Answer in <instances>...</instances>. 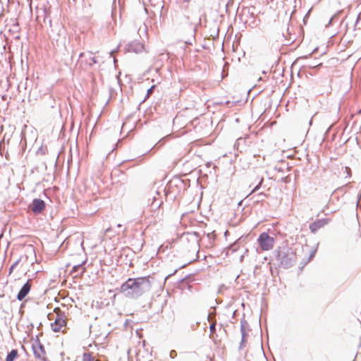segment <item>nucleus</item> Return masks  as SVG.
Listing matches in <instances>:
<instances>
[{"mask_svg": "<svg viewBox=\"0 0 361 361\" xmlns=\"http://www.w3.org/2000/svg\"><path fill=\"white\" fill-rule=\"evenodd\" d=\"M326 224V221L324 219H319L310 225V230L312 233H316L319 228L323 227Z\"/></svg>", "mask_w": 361, "mask_h": 361, "instance_id": "obj_10", "label": "nucleus"}, {"mask_svg": "<svg viewBox=\"0 0 361 361\" xmlns=\"http://www.w3.org/2000/svg\"><path fill=\"white\" fill-rule=\"evenodd\" d=\"M169 356L172 359L175 358L177 356V353H176V350H171V352L169 353Z\"/></svg>", "mask_w": 361, "mask_h": 361, "instance_id": "obj_20", "label": "nucleus"}, {"mask_svg": "<svg viewBox=\"0 0 361 361\" xmlns=\"http://www.w3.org/2000/svg\"><path fill=\"white\" fill-rule=\"evenodd\" d=\"M30 289H31V283H30V281L28 280L23 286V287L18 292V293L17 295V299L20 301L23 300L26 297V295L29 293Z\"/></svg>", "mask_w": 361, "mask_h": 361, "instance_id": "obj_8", "label": "nucleus"}, {"mask_svg": "<svg viewBox=\"0 0 361 361\" xmlns=\"http://www.w3.org/2000/svg\"><path fill=\"white\" fill-rule=\"evenodd\" d=\"M278 259L283 267L288 269L295 264L296 256L295 254L290 250H282L279 252Z\"/></svg>", "mask_w": 361, "mask_h": 361, "instance_id": "obj_3", "label": "nucleus"}, {"mask_svg": "<svg viewBox=\"0 0 361 361\" xmlns=\"http://www.w3.org/2000/svg\"><path fill=\"white\" fill-rule=\"evenodd\" d=\"M345 169H346L347 171H350V169H349L348 167H345Z\"/></svg>", "mask_w": 361, "mask_h": 361, "instance_id": "obj_28", "label": "nucleus"}, {"mask_svg": "<svg viewBox=\"0 0 361 361\" xmlns=\"http://www.w3.org/2000/svg\"><path fill=\"white\" fill-rule=\"evenodd\" d=\"M85 56H86V54H84V53H81V54H80V59H81V60H82V59H83L84 57H85Z\"/></svg>", "mask_w": 361, "mask_h": 361, "instance_id": "obj_25", "label": "nucleus"}, {"mask_svg": "<svg viewBox=\"0 0 361 361\" xmlns=\"http://www.w3.org/2000/svg\"><path fill=\"white\" fill-rule=\"evenodd\" d=\"M149 202H150V206L152 211H155L158 209L161 205L162 204L163 202L157 197L154 196L151 200V199H149Z\"/></svg>", "mask_w": 361, "mask_h": 361, "instance_id": "obj_12", "label": "nucleus"}, {"mask_svg": "<svg viewBox=\"0 0 361 361\" xmlns=\"http://www.w3.org/2000/svg\"><path fill=\"white\" fill-rule=\"evenodd\" d=\"M214 317V314L213 312H210L207 316V319L209 322H212Z\"/></svg>", "mask_w": 361, "mask_h": 361, "instance_id": "obj_22", "label": "nucleus"}, {"mask_svg": "<svg viewBox=\"0 0 361 361\" xmlns=\"http://www.w3.org/2000/svg\"><path fill=\"white\" fill-rule=\"evenodd\" d=\"M82 361H94V358L90 353H84L82 355Z\"/></svg>", "mask_w": 361, "mask_h": 361, "instance_id": "obj_17", "label": "nucleus"}, {"mask_svg": "<svg viewBox=\"0 0 361 361\" xmlns=\"http://www.w3.org/2000/svg\"><path fill=\"white\" fill-rule=\"evenodd\" d=\"M259 195H263V196H264V194H263V193H259Z\"/></svg>", "mask_w": 361, "mask_h": 361, "instance_id": "obj_29", "label": "nucleus"}, {"mask_svg": "<svg viewBox=\"0 0 361 361\" xmlns=\"http://www.w3.org/2000/svg\"><path fill=\"white\" fill-rule=\"evenodd\" d=\"M361 20V11L360 12V13L358 14L357 16V23Z\"/></svg>", "mask_w": 361, "mask_h": 361, "instance_id": "obj_26", "label": "nucleus"}, {"mask_svg": "<svg viewBox=\"0 0 361 361\" xmlns=\"http://www.w3.org/2000/svg\"><path fill=\"white\" fill-rule=\"evenodd\" d=\"M154 88V86L153 85V86H152L150 88H149L147 90V97H149V95L152 93Z\"/></svg>", "mask_w": 361, "mask_h": 361, "instance_id": "obj_23", "label": "nucleus"}, {"mask_svg": "<svg viewBox=\"0 0 361 361\" xmlns=\"http://www.w3.org/2000/svg\"><path fill=\"white\" fill-rule=\"evenodd\" d=\"M240 331H241V334H242V340H241V343H240V348H242V345L245 342V336H246L245 330V329H244L243 325L241 326Z\"/></svg>", "mask_w": 361, "mask_h": 361, "instance_id": "obj_16", "label": "nucleus"}, {"mask_svg": "<svg viewBox=\"0 0 361 361\" xmlns=\"http://www.w3.org/2000/svg\"><path fill=\"white\" fill-rule=\"evenodd\" d=\"M258 243L263 250H269L274 247V239L269 236L268 233L264 232L260 234Z\"/></svg>", "mask_w": 361, "mask_h": 361, "instance_id": "obj_4", "label": "nucleus"}, {"mask_svg": "<svg viewBox=\"0 0 361 361\" xmlns=\"http://www.w3.org/2000/svg\"><path fill=\"white\" fill-rule=\"evenodd\" d=\"M32 348L36 358L41 360H45L46 352L44 350V346L39 343L38 340L35 341L32 345Z\"/></svg>", "mask_w": 361, "mask_h": 361, "instance_id": "obj_5", "label": "nucleus"}, {"mask_svg": "<svg viewBox=\"0 0 361 361\" xmlns=\"http://www.w3.org/2000/svg\"><path fill=\"white\" fill-rule=\"evenodd\" d=\"M361 197V193L360 194V197Z\"/></svg>", "mask_w": 361, "mask_h": 361, "instance_id": "obj_30", "label": "nucleus"}, {"mask_svg": "<svg viewBox=\"0 0 361 361\" xmlns=\"http://www.w3.org/2000/svg\"><path fill=\"white\" fill-rule=\"evenodd\" d=\"M48 317L50 320H54V322L51 324V329L54 332H63L62 329L66 325L65 312H62L59 308H55L54 314H49Z\"/></svg>", "mask_w": 361, "mask_h": 361, "instance_id": "obj_2", "label": "nucleus"}, {"mask_svg": "<svg viewBox=\"0 0 361 361\" xmlns=\"http://www.w3.org/2000/svg\"><path fill=\"white\" fill-rule=\"evenodd\" d=\"M262 181H263V178H262V179L260 180V181H259V183H258V185H256V186L254 188V189L252 190V192H251V193H250V194H252V193H253V192H256L257 190H259V187H260V185H261V184H262Z\"/></svg>", "mask_w": 361, "mask_h": 361, "instance_id": "obj_19", "label": "nucleus"}, {"mask_svg": "<svg viewBox=\"0 0 361 361\" xmlns=\"http://www.w3.org/2000/svg\"><path fill=\"white\" fill-rule=\"evenodd\" d=\"M30 208L35 214H39L45 208V203L40 199H35L30 205Z\"/></svg>", "mask_w": 361, "mask_h": 361, "instance_id": "obj_6", "label": "nucleus"}, {"mask_svg": "<svg viewBox=\"0 0 361 361\" xmlns=\"http://www.w3.org/2000/svg\"><path fill=\"white\" fill-rule=\"evenodd\" d=\"M18 350H12L6 356V361H13L18 357Z\"/></svg>", "mask_w": 361, "mask_h": 361, "instance_id": "obj_13", "label": "nucleus"}, {"mask_svg": "<svg viewBox=\"0 0 361 361\" xmlns=\"http://www.w3.org/2000/svg\"><path fill=\"white\" fill-rule=\"evenodd\" d=\"M210 333L214 334L216 331V322H213L209 326Z\"/></svg>", "mask_w": 361, "mask_h": 361, "instance_id": "obj_18", "label": "nucleus"}, {"mask_svg": "<svg viewBox=\"0 0 361 361\" xmlns=\"http://www.w3.org/2000/svg\"><path fill=\"white\" fill-rule=\"evenodd\" d=\"M18 261H16L15 263H13L11 267H10V273L14 269V267L18 264Z\"/></svg>", "mask_w": 361, "mask_h": 361, "instance_id": "obj_24", "label": "nucleus"}, {"mask_svg": "<svg viewBox=\"0 0 361 361\" xmlns=\"http://www.w3.org/2000/svg\"><path fill=\"white\" fill-rule=\"evenodd\" d=\"M215 237L216 235L214 233H209L207 234V238H208L209 244L210 246H212Z\"/></svg>", "mask_w": 361, "mask_h": 361, "instance_id": "obj_15", "label": "nucleus"}, {"mask_svg": "<svg viewBox=\"0 0 361 361\" xmlns=\"http://www.w3.org/2000/svg\"><path fill=\"white\" fill-rule=\"evenodd\" d=\"M322 63H314V62H312V63H310V64H307V66H309L310 68H315L318 66H320Z\"/></svg>", "mask_w": 361, "mask_h": 361, "instance_id": "obj_21", "label": "nucleus"}, {"mask_svg": "<svg viewBox=\"0 0 361 361\" xmlns=\"http://www.w3.org/2000/svg\"><path fill=\"white\" fill-rule=\"evenodd\" d=\"M97 61L94 57H92L90 54H88V58L86 59V63H87L90 66H92L96 63Z\"/></svg>", "mask_w": 361, "mask_h": 361, "instance_id": "obj_14", "label": "nucleus"}, {"mask_svg": "<svg viewBox=\"0 0 361 361\" xmlns=\"http://www.w3.org/2000/svg\"><path fill=\"white\" fill-rule=\"evenodd\" d=\"M185 2H189L190 0H183Z\"/></svg>", "mask_w": 361, "mask_h": 361, "instance_id": "obj_27", "label": "nucleus"}, {"mask_svg": "<svg viewBox=\"0 0 361 361\" xmlns=\"http://www.w3.org/2000/svg\"><path fill=\"white\" fill-rule=\"evenodd\" d=\"M128 51L138 53L143 49V45L139 42H131L128 44Z\"/></svg>", "mask_w": 361, "mask_h": 361, "instance_id": "obj_11", "label": "nucleus"}, {"mask_svg": "<svg viewBox=\"0 0 361 361\" xmlns=\"http://www.w3.org/2000/svg\"><path fill=\"white\" fill-rule=\"evenodd\" d=\"M150 276L130 278L123 283L120 292L126 298L136 299L150 290L152 288Z\"/></svg>", "mask_w": 361, "mask_h": 361, "instance_id": "obj_1", "label": "nucleus"}, {"mask_svg": "<svg viewBox=\"0 0 361 361\" xmlns=\"http://www.w3.org/2000/svg\"><path fill=\"white\" fill-rule=\"evenodd\" d=\"M85 262H82V264L74 265L71 274L74 275L73 277H78L82 276L85 271V268L83 267Z\"/></svg>", "mask_w": 361, "mask_h": 361, "instance_id": "obj_9", "label": "nucleus"}, {"mask_svg": "<svg viewBox=\"0 0 361 361\" xmlns=\"http://www.w3.org/2000/svg\"><path fill=\"white\" fill-rule=\"evenodd\" d=\"M201 11L198 10V14L195 15L194 12L192 13L191 16H188V19L190 20V24L192 25V29L194 32H196L197 27L201 23Z\"/></svg>", "mask_w": 361, "mask_h": 361, "instance_id": "obj_7", "label": "nucleus"}]
</instances>
